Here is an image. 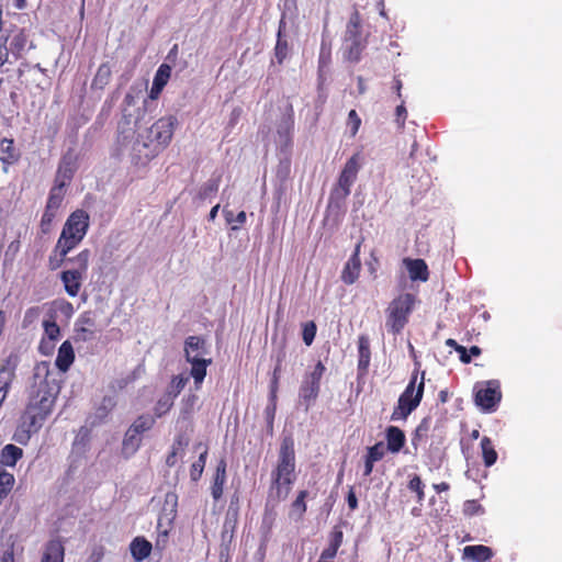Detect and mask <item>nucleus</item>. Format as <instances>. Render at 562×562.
Segmentation results:
<instances>
[{"instance_id": "nucleus-1", "label": "nucleus", "mask_w": 562, "mask_h": 562, "mask_svg": "<svg viewBox=\"0 0 562 562\" xmlns=\"http://www.w3.org/2000/svg\"><path fill=\"white\" fill-rule=\"evenodd\" d=\"M57 397V391L47 380L34 384L23 409L12 439L26 446L32 436L37 434L50 416Z\"/></svg>"}, {"instance_id": "nucleus-2", "label": "nucleus", "mask_w": 562, "mask_h": 562, "mask_svg": "<svg viewBox=\"0 0 562 562\" xmlns=\"http://www.w3.org/2000/svg\"><path fill=\"white\" fill-rule=\"evenodd\" d=\"M295 446L292 436H284L278 451L277 462L271 471L270 495L284 501L296 480Z\"/></svg>"}, {"instance_id": "nucleus-3", "label": "nucleus", "mask_w": 562, "mask_h": 562, "mask_svg": "<svg viewBox=\"0 0 562 562\" xmlns=\"http://www.w3.org/2000/svg\"><path fill=\"white\" fill-rule=\"evenodd\" d=\"M89 214L81 209L74 211L65 222L60 236L48 258L49 268L55 270L61 266L66 256L85 238L89 229Z\"/></svg>"}, {"instance_id": "nucleus-4", "label": "nucleus", "mask_w": 562, "mask_h": 562, "mask_svg": "<svg viewBox=\"0 0 562 562\" xmlns=\"http://www.w3.org/2000/svg\"><path fill=\"white\" fill-rule=\"evenodd\" d=\"M177 125V117L168 115L160 117L147 128L145 139L142 143L138 142L134 147L137 162L145 165L166 148L173 137Z\"/></svg>"}, {"instance_id": "nucleus-5", "label": "nucleus", "mask_w": 562, "mask_h": 562, "mask_svg": "<svg viewBox=\"0 0 562 562\" xmlns=\"http://www.w3.org/2000/svg\"><path fill=\"white\" fill-rule=\"evenodd\" d=\"M184 358L191 364L190 375L193 378L195 390H200L206 376L207 367L212 364L206 340L202 336H189L184 340Z\"/></svg>"}, {"instance_id": "nucleus-6", "label": "nucleus", "mask_w": 562, "mask_h": 562, "mask_svg": "<svg viewBox=\"0 0 562 562\" xmlns=\"http://www.w3.org/2000/svg\"><path fill=\"white\" fill-rule=\"evenodd\" d=\"M425 390V372L418 379V370H415L408 384L400 395L397 405L391 414V420H406L407 417L419 406Z\"/></svg>"}, {"instance_id": "nucleus-7", "label": "nucleus", "mask_w": 562, "mask_h": 562, "mask_svg": "<svg viewBox=\"0 0 562 562\" xmlns=\"http://www.w3.org/2000/svg\"><path fill=\"white\" fill-rule=\"evenodd\" d=\"M416 296L412 293H402L394 297L386 308L385 326L393 335H398L408 323L414 310Z\"/></svg>"}, {"instance_id": "nucleus-8", "label": "nucleus", "mask_w": 562, "mask_h": 562, "mask_svg": "<svg viewBox=\"0 0 562 562\" xmlns=\"http://www.w3.org/2000/svg\"><path fill=\"white\" fill-rule=\"evenodd\" d=\"M326 371L324 363L318 360L311 371H306L303 375L300 389V403L304 405L305 411L315 403L321 393V382Z\"/></svg>"}, {"instance_id": "nucleus-9", "label": "nucleus", "mask_w": 562, "mask_h": 562, "mask_svg": "<svg viewBox=\"0 0 562 562\" xmlns=\"http://www.w3.org/2000/svg\"><path fill=\"white\" fill-rule=\"evenodd\" d=\"M474 401L484 412H494L502 400L499 382L490 380L474 386Z\"/></svg>"}, {"instance_id": "nucleus-10", "label": "nucleus", "mask_w": 562, "mask_h": 562, "mask_svg": "<svg viewBox=\"0 0 562 562\" xmlns=\"http://www.w3.org/2000/svg\"><path fill=\"white\" fill-rule=\"evenodd\" d=\"M361 156L359 153L353 154L345 164L339 178L337 187L334 189V194L339 198H347L350 194L351 186L357 179L360 170Z\"/></svg>"}, {"instance_id": "nucleus-11", "label": "nucleus", "mask_w": 562, "mask_h": 562, "mask_svg": "<svg viewBox=\"0 0 562 562\" xmlns=\"http://www.w3.org/2000/svg\"><path fill=\"white\" fill-rule=\"evenodd\" d=\"M98 333L95 315L92 311H86L79 315L74 327L75 342H87L95 338Z\"/></svg>"}, {"instance_id": "nucleus-12", "label": "nucleus", "mask_w": 562, "mask_h": 562, "mask_svg": "<svg viewBox=\"0 0 562 562\" xmlns=\"http://www.w3.org/2000/svg\"><path fill=\"white\" fill-rule=\"evenodd\" d=\"M78 157L72 151H67L63 155L55 177V184L66 187L72 180L77 168Z\"/></svg>"}, {"instance_id": "nucleus-13", "label": "nucleus", "mask_w": 562, "mask_h": 562, "mask_svg": "<svg viewBox=\"0 0 562 562\" xmlns=\"http://www.w3.org/2000/svg\"><path fill=\"white\" fill-rule=\"evenodd\" d=\"M4 43L9 46L11 54L15 59L22 58L27 48H32L33 44L29 40V34L24 29L12 31L5 38Z\"/></svg>"}, {"instance_id": "nucleus-14", "label": "nucleus", "mask_w": 562, "mask_h": 562, "mask_svg": "<svg viewBox=\"0 0 562 562\" xmlns=\"http://www.w3.org/2000/svg\"><path fill=\"white\" fill-rule=\"evenodd\" d=\"M361 241H359L341 271V281L345 284H353L360 274L361 260H360Z\"/></svg>"}, {"instance_id": "nucleus-15", "label": "nucleus", "mask_w": 562, "mask_h": 562, "mask_svg": "<svg viewBox=\"0 0 562 562\" xmlns=\"http://www.w3.org/2000/svg\"><path fill=\"white\" fill-rule=\"evenodd\" d=\"M331 64V43L325 34L322 36L319 54H318V82L323 86L325 82V75Z\"/></svg>"}, {"instance_id": "nucleus-16", "label": "nucleus", "mask_w": 562, "mask_h": 562, "mask_svg": "<svg viewBox=\"0 0 562 562\" xmlns=\"http://www.w3.org/2000/svg\"><path fill=\"white\" fill-rule=\"evenodd\" d=\"M403 263L412 281L426 282L429 279V269L424 259L404 258Z\"/></svg>"}, {"instance_id": "nucleus-17", "label": "nucleus", "mask_w": 562, "mask_h": 562, "mask_svg": "<svg viewBox=\"0 0 562 562\" xmlns=\"http://www.w3.org/2000/svg\"><path fill=\"white\" fill-rule=\"evenodd\" d=\"M226 469V460L222 458L216 464L215 473L213 475V481L211 485V494L214 501H218L223 496L224 485L227 479Z\"/></svg>"}, {"instance_id": "nucleus-18", "label": "nucleus", "mask_w": 562, "mask_h": 562, "mask_svg": "<svg viewBox=\"0 0 562 562\" xmlns=\"http://www.w3.org/2000/svg\"><path fill=\"white\" fill-rule=\"evenodd\" d=\"M155 423V416L148 414L138 416L128 428L126 432V438L124 440V445H127L130 441H133L136 438V436L142 435L143 432L151 429Z\"/></svg>"}, {"instance_id": "nucleus-19", "label": "nucleus", "mask_w": 562, "mask_h": 562, "mask_svg": "<svg viewBox=\"0 0 562 562\" xmlns=\"http://www.w3.org/2000/svg\"><path fill=\"white\" fill-rule=\"evenodd\" d=\"M385 440L387 451L391 453H398L406 443V436L401 428L396 426H389L385 429Z\"/></svg>"}, {"instance_id": "nucleus-20", "label": "nucleus", "mask_w": 562, "mask_h": 562, "mask_svg": "<svg viewBox=\"0 0 562 562\" xmlns=\"http://www.w3.org/2000/svg\"><path fill=\"white\" fill-rule=\"evenodd\" d=\"M75 360V351L69 340H65L57 352L55 360L56 368L61 372H67Z\"/></svg>"}, {"instance_id": "nucleus-21", "label": "nucleus", "mask_w": 562, "mask_h": 562, "mask_svg": "<svg viewBox=\"0 0 562 562\" xmlns=\"http://www.w3.org/2000/svg\"><path fill=\"white\" fill-rule=\"evenodd\" d=\"M82 274L80 270H66L61 272L60 279L64 283L65 291L69 296H77L80 288H81V280Z\"/></svg>"}, {"instance_id": "nucleus-22", "label": "nucleus", "mask_w": 562, "mask_h": 562, "mask_svg": "<svg viewBox=\"0 0 562 562\" xmlns=\"http://www.w3.org/2000/svg\"><path fill=\"white\" fill-rule=\"evenodd\" d=\"M493 555V550L483 544L467 546L463 549V557L474 562H487Z\"/></svg>"}, {"instance_id": "nucleus-23", "label": "nucleus", "mask_w": 562, "mask_h": 562, "mask_svg": "<svg viewBox=\"0 0 562 562\" xmlns=\"http://www.w3.org/2000/svg\"><path fill=\"white\" fill-rule=\"evenodd\" d=\"M20 151L12 138H2L0 142V160L4 165H13L20 159Z\"/></svg>"}, {"instance_id": "nucleus-24", "label": "nucleus", "mask_w": 562, "mask_h": 562, "mask_svg": "<svg viewBox=\"0 0 562 562\" xmlns=\"http://www.w3.org/2000/svg\"><path fill=\"white\" fill-rule=\"evenodd\" d=\"M65 548L59 540H50L46 543L41 562H64Z\"/></svg>"}, {"instance_id": "nucleus-25", "label": "nucleus", "mask_w": 562, "mask_h": 562, "mask_svg": "<svg viewBox=\"0 0 562 562\" xmlns=\"http://www.w3.org/2000/svg\"><path fill=\"white\" fill-rule=\"evenodd\" d=\"M23 457V450L12 443L5 445L0 452V464L14 468Z\"/></svg>"}, {"instance_id": "nucleus-26", "label": "nucleus", "mask_w": 562, "mask_h": 562, "mask_svg": "<svg viewBox=\"0 0 562 562\" xmlns=\"http://www.w3.org/2000/svg\"><path fill=\"white\" fill-rule=\"evenodd\" d=\"M133 558L140 562L148 558L153 550V544L144 537H136L130 544Z\"/></svg>"}, {"instance_id": "nucleus-27", "label": "nucleus", "mask_w": 562, "mask_h": 562, "mask_svg": "<svg viewBox=\"0 0 562 562\" xmlns=\"http://www.w3.org/2000/svg\"><path fill=\"white\" fill-rule=\"evenodd\" d=\"M308 495V492L305 490H302L297 493L295 499L290 505L289 510V518L294 521H300L303 519L307 506H306V497Z\"/></svg>"}, {"instance_id": "nucleus-28", "label": "nucleus", "mask_w": 562, "mask_h": 562, "mask_svg": "<svg viewBox=\"0 0 562 562\" xmlns=\"http://www.w3.org/2000/svg\"><path fill=\"white\" fill-rule=\"evenodd\" d=\"M367 46L366 40H350L346 42L344 48V58L350 63H358L361 59V55Z\"/></svg>"}, {"instance_id": "nucleus-29", "label": "nucleus", "mask_w": 562, "mask_h": 562, "mask_svg": "<svg viewBox=\"0 0 562 562\" xmlns=\"http://www.w3.org/2000/svg\"><path fill=\"white\" fill-rule=\"evenodd\" d=\"M358 369L362 371H367L371 360V350H370V341L369 338L364 335H361L358 338Z\"/></svg>"}, {"instance_id": "nucleus-30", "label": "nucleus", "mask_w": 562, "mask_h": 562, "mask_svg": "<svg viewBox=\"0 0 562 562\" xmlns=\"http://www.w3.org/2000/svg\"><path fill=\"white\" fill-rule=\"evenodd\" d=\"M344 541V532L340 527L335 526L328 536V546L322 552L336 558L339 548L341 547Z\"/></svg>"}, {"instance_id": "nucleus-31", "label": "nucleus", "mask_w": 562, "mask_h": 562, "mask_svg": "<svg viewBox=\"0 0 562 562\" xmlns=\"http://www.w3.org/2000/svg\"><path fill=\"white\" fill-rule=\"evenodd\" d=\"M480 445L484 465L487 468L494 465L497 461V452L495 450L492 439L490 437L484 436L481 439Z\"/></svg>"}, {"instance_id": "nucleus-32", "label": "nucleus", "mask_w": 562, "mask_h": 562, "mask_svg": "<svg viewBox=\"0 0 562 562\" xmlns=\"http://www.w3.org/2000/svg\"><path fill=\"white\" fill-rule=\"evenodd\" d=\"M111 76L110 65L108 63L101 64L92 79L91 88L103 89L110 82Z\"/></svg>"}, {"instance_id": "nucleus-33", "label": "nucleus", "mask_w": 562, "mask_h": 562, "mask_svg": "<svg viewBox=\"0 0 562 562\" xmlns=\"http://www.w3.org/2000/svg\"><path fill=\"white\" fill-rule=\"evenodd\" d=\"M350 40H363L361 37V19L358 11L351 14L347 24L345 42Z\"/></svg>"}, {"instance_id": "nucleus-34", "label": "nucleus", "mask_w": 562, "mask_h": 562, "mask_svg": "<svg viewBox=\"0 0 562 562\" xmlns=\"http://www.w3.org/2000/svg\"><path fill=\"white\" fill-rule=\"evenodd\" d=\"M431 427V418L424 417L412 435V445L417 447L420 442L425 441Z\"/></svg>"}, {"instance_id": "nucleus-35", "label": "nucleus", "mask_w": 562, "mask_h": 562, "mask_svg": "<svg viewBox=\"0 0 562 562\" xmlns=\"http://www.w3.org/2000/svg\"><path fill=\"white\" fill-rule=\"evenodd\" d=\"M15 484L14 475L7 470H0V505L9 496Z\"/></svg>"}, {"instance_id": "nucleus-36", "label": "nucleus", "mask_w": 562, "mask_h": 562, "mask_svg": "<svg viewBox=\"0 0 562 562\" xmlns=\"http://www.w3.org/2000/svg\"><path fill=\"white\" fill-rule=\"evenodd\" d=\"M289 53H290V44H289L288 40L282 36V31H281V26H280L279 31H278L277 43L274 46V56H276L277 63L279 65H282L283 61L289 56Z\"/></svg>"}, {"instance_id": "nucleus-37", "label": "nucleus", "mask_w": 562, "mask_h": 562, "mask_svg": "<svg viewBox=\"0 0 562 562\" xmlns=\"http://www.w3.org/2000/svg\"><path fill=\"white\" fill-rule=\"evenodd\" d=\"M175 394L166 392L156 403L154 413L155 417L160 418L166 415L173 406Z\"/></svg>"}, {"instance_id": "nucleus-38", "label": "nucleus", "mask_w": 562, "mask_h": 562, "mask_svg": "<svg viewBox=\"0 0 562 562\" xmlns=\"http://www.w3.org/2000/svg\"><path fill=\"white\" fill-rule=\"evenodd\" d=\"M218 187L220 178H212L200 187L196 198L200 201H205L215 195L218 191Z\"/></svg>"}, {"instance_id": "nucleus-39", "label": "nucleus", "mask_w": 562, "mask_h": 562, "mask_svg": "<svg viewBox=\"0 0 562 562\" xmlns=\"http://www.w3.org/2000/svg\"><path fill=\"white\" fill-rule=\"evenodd\" d=\"M64 189H65V187L54 183L53 188L49 191L46 206L58 211L64 201V196H65Z\"/></svg>"}, {"instance_id": "nucleus-40", "label": "nucleus", "mask_w": 562, "mask_h": 562, "mask_svg": "<svg viewBox=\"0 0 562 562\" xmlns=\"http://www.w3.org/2000/svg\"><path fill=\"white\" fill-rule=\"evenodd\" d=\"M177 507H178V495L175 492H168L165 495L164 501V510L168 512V525H171L175 518L177 517Z\"/></svg>"}, {"instance_id": "nucleus-41", "label": "nucleus", "mask_w": 562, "mask_h": 562, "mask_svg": "<svg viewBox=\"0 0 562 562\" xmlns=\"http://www.w3.org/2000/svg\"><path fill=\"white\" fill-rule=\"evenodd\" d=\"M206 458H207V448H204V450L200 453L198 460L195 462H193L190 468V479L193 482H198L201 479L204 468H205Z\"/></svg>"}, {"instance_id": "nucleus-42", "label": "nucleus", "mask_w": 562, "mask_h": 562, "mask_svg": "<svg viewBox=\"0 0 562 562\" xmlns=\"http://www.w3.org/2000/svg\"><path fill=\"white\" fill-rule=\"evenodd\" d=\"M198 402L195 394H189L182 398V405L180 409V418L183 420H190L194 411V406Z\"/></svg>"}, {"instance_id": "nucleus-43", "label": "nucleus", "mask_w": 562, "mask_h": 562, "mask_svg": "<svg viewBox=\"0 0 562 562\" xmlns=\"http://www.w3.org/2000/svg\"><path fill=\"white\" fill-rule=\"evenodd\" d=\"M58 211L50 209L45 205L44 213L42 215L41 222H40V228L43 234H48L52 231V225L57 216Z\"/></svg>"}, {"instance_id": "nucleus-44", "label": "nucleus", "mask_w": 562, "mask_h": 562, "mask_svg": "<svg viewBox=\"0 0 562 562\" xmlns=\"http://www.w3.org/2000/svg\"><path fill=\"white\" fill-rule=\"evenodd\" d=\"M90 259V250L83 249L77 256L69 258L68 261L76 265L74 270H80L81 274L87 271Z\"/></svg>"}, {"instance_id": "nucleus-45", "label": "nucleus", "mask_w": 562, "mask_h": 562, "mask_svg": "<svg viewBox=\"0 0 562 562\" xmlns=\"http://www.w3.org/2000/svg\"><path fill=\"white\" fill-rule=\"evenodd\" d=\"M407 487L409 491L414 492L416 494V498L418 503H423L425 499V492H424V483L419 475L414 474L407 484Z\"/></svg>"}, {"instance_id": "nucleus-46", "label": "nucleus", "mask_w": 562, "mask_h": 562, "mask_svg": "<svg viewBox=\"0 0 562 562\" xmlns=\"http://www.w3.org/2000/svg\"><path fill=\"white\" fill-rule=\"evenodd\" d=\"M276 366L273 368V372L282 373L283 369V362L286 358V344L285 340H283L280 346L277 348V350L273 351L272 355Z\"/></svg>"}, {"instance_id": "nucleus-47", "label": "nucleus", "mask_w": 562, "mask_h": 562, "mask_svg": "<svg viewBox=\"0 0 562 562\" xmlns=\"http://www.w3.org/2000/svg\"><path fill=\"white\" fill-rule=\"evenodd\" d=\"M462 512L464 516L472 517L483 515L485 509L476 499H468L463 503Z\"/></svg>"}, {"instance_id": "nucleus-48", "label": "nucleus", "mask_w": 562, "mask_h": 562, "mask_svg": "<svg viewBox=\"0 0 562 562\" xmlns=\"http://www.w3.org/2000/svg\"><path fill=\"white\" fill-rule=\"evenodd\" d=\"M43 327H44L45 339L47 338V340H49V341H55L58 339V337L60 335V328L55 321H48V319L44 321Z\"/></svg>"}, {"instance_id": "nucleus-49", "label": "nucleus", "mask_w": 562, "mask_h": 562, "mask_svg": "<svg viewBox=\"0 0 562 562\" xmlns=\"http://www.w3.org/2000/svg\"><path fill=\"white\" fill-rule=\"evenodd\" d=\"M188 381H189V378H186L182 374L175 375V376H172L170 384L166 392L173 393L175 397H177L180 394V392L184 389Z\"/></svg>"}, {"instance_id": "nucleus-50", "label": "nucleus", "mask_w": 562, "mask_h": 562, "mask_svg": "<svg viewBox=\"0 0 562 562\" xmlns=\"http://www.w3.org/2000/svg\"><path fill=\"white\" fill-rule=\"evenodd\" d=\"M317 327L315 322L310 321L303 324L302 339L306 346H311L315 339Z\"/></svg>"}, {"instance_id": "nucleus-51", "label": "nucleus", "mask_w": 562, "mask_h": 562, "mask_svg": "<svg viewBox=\"0 0 562 562\" xmlns=\"http://www.w3.org/2000/svg\"><path fill=\"white\" fill-rule=\"evenodd\" d=\"M171 76V67L168 64H161L154 77V82L159 83L165 88V86L168 83V80Z\"/></svg>"}, {"instance_id": "nucleus-52", "label": "nucleus", "mask_w": 562, "mask_h": 562, "mask_svg": "<svg viewBox=\"0 0 562 562\" xmlns=\"http://www.w3.org/2000/svg\"><path fill=\"white\" fill-rule=\"evenodd\" d=\"M135 133V128L131 125V120L124 117L119 125V140L125 143L128 138H131Z\"/></svg>"}, {"instance_id": "nucleus-53", "label": "nucleus", "mask_w": 562, "mask_h": 562, "mask_svg": "<svg viewBox=\"0 0 562 562\" xmlns=\"http://www.w3.org/2000/svg\"><path fill=\"white\" fill-rule=\"evenodd\" d=\"M224 216H225V220H226V222L228 224H232L234 222L238 224V225L233 226L232 229H238L239 226L245 224L246 218H247L245 211H240L235 216L233 211L224 210Z\"/></svg>"}, {"instance_id": "nucleus-54", "label": "nucleus", "mask_w": 562, "mask_h": 562, "mask_svg": "<svg viewBox=\"0 0 562 562\" xmlns=\"http://www.w3.org/2000/svg\"><path fill=\"white\" fill-rule=\"evenodd\" d=\"M384 454V445L382 441H380L368 448L366 457L374 462H378L383 459Z\"/></svg>"}, {"instance_id": "nucleus-55", "label": "nucleus", "mask_w": 562, "mask_h": 562, "mask_svg": "<svg viewBox=\"0 0 562 562\" xmlns=\"http://www.w3.org/2000/svg\"><path fill=\"white\" fill-rule=\"evenodd\" d=\"M42 313V308L40 306L29 307L23 316V327L26 328L36 322Z\"/></svg>"}, {"instance_id": "nucleus-56", "label": "nucleus", "mask_w": 562, "mask_h": 562, "mask_svg": "<svg viewBox=\"0 0 562 562\" xmlns=\"http://www.w3.org/2000/svg\"><path fill=\"white\" fill-rule=\"evenodd\" d=\"M347 125L350 128V135L356 136L361 126V119L356 110L349 111Z\"/></svg>"}, {"instance_id": "nucleus-57", "label": "nucleus", "mask_w": 562, "mask_h": 562, "mask_svg": "<svg viewBox=\"0 0 562 562\" xmlns=\"http://www.w3.org/2000/svg\"><path fill=\"white\" fill-rule=\"evenodd\" d=\"M160 528H161V518H159L158 526H157L158 535H157L155 546L158 550H164V549H166L167 543H168L169 530L168 529L161 530Z\"/></svg>"}, {"instance_id": "nucleus-58", "label": "nucleus", "mask_w": 562, "mask_h": 562, "mask_svg": "<svg viewBox=\"0 0 562 562\" xmlns=\"http://www.w3.org/2000/svg\"><path fill=\"white\" fill-rule=\"evenodd\" d=\"M407 117V110L405 106L404 100H401V103L395 109V122L398 128L403 130L405 126V121Z\"/></svg>"}, {"instance_id": "nucleus-59", "label": "nucleus", "mask_w": 562, "mask_h": 562, "mask_svg": "<svg viewBox=\"0 0 562 562\" xmlns=\"http://www.w3.org/2000/svg\"><path fill=\"white\" fill-rule=\"evenodd\" d=\"M289 110H290V114H289L288 119L284 120L281 123V125L279 126L278 133L280 135L284 134L285 136H289L290 132L293 128L294 121H293V108H292V105L289 106Z\"/></svg>"}, {"instance_id": "nucleus-60", "label": "nucleus", "mask_w": 562, "mask_h": 562, "mask_svg": "<svg viewBox=\"0 0 562 562\" xmlns=\"http://www.w3.org/2000/svg\"><path fill=\"white\" fill-rule=\"evenodd\" d=\"M281 373L272 372V376L270 380V394L269 400L270 402H277L278 397V390H279V383H280Z\"/></svg>"}, {"instance_id": "nucleus-61", "label": "nucleus", "mask_w": 562, "mask_h": 562, "mask_svg": "<svg viewBox=\"0 0 562 562\" xmlns=\"http://www.w3.org/2000/svg\"><path fill=\"white\" fill-rule=\"evenodd\" d=\"M188 445L189 438L186 435L180 434L175 438L171 449L182 453Z\"/></svg>"}, {"instance_id": "nucleus-62", "label": "nucleus", "mask_w": 562, "mask_h": 562, "mask_svg": "<svg viewBox=\"0 0 562 562\" xmlns=\"http://www.w3.org/2000/svg\"><path fill=\"white\" fill-rule=\"evenodd\" d=\"M234 530H235V522L229 527L228 521H225L223 531L221 535L222 541L231 542L233 539V536H234Z\"/></svg>"}, {"instance_id": "nucleus-63", "label": "nucleus", "mask_w": 562, "mask_h": 562, "mask_svg": "<svg viewBox=\"0 0 562 562\" xmlns=\"http://www.w3.org/2000/svg\"><path fill=\"white\" fill-rule=\"evenodd\" d=\"M276 408H277V402H270V405L267 406V408L265 411L267 420H268V427L270 430H272V428H273V419H274Z\"/></svg>"}, {"instance_id": "nucleus-64", "label": "nucleus", "mask_w": 562, "mask_h": 562, "mask_svg": "<svg viewBox=\"0 0 562 562\" xmlns=\"http://www.w3.org/2000/svg\"><path fill=\"white\" fill-rule=\"evenodd\" d=\"M38 350L44 356L50 355L53 352V350H54L53 341L46 340L45 337H43L41 339V342H40V346H38Z\"/></svg>"}]
</instances>
